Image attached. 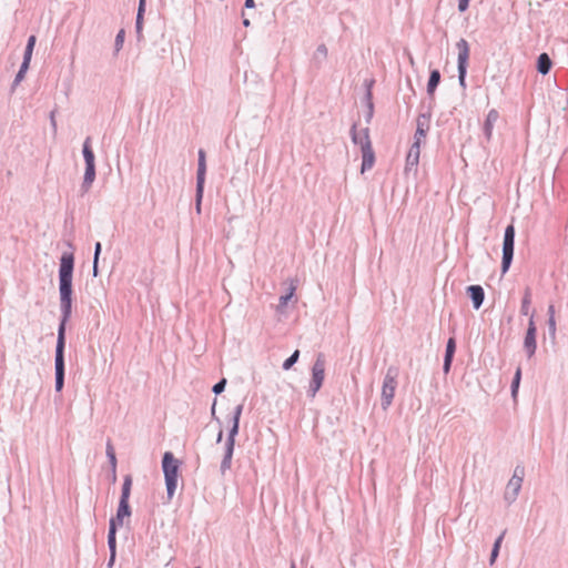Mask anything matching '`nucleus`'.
I'll use <instances>...</instances> for the list:
<instances>
[{"label":"nucleus","instance_id":"f257e3e1","mask_svg":"<svg viewBox=\"0 0 568 568\" xmlns=\"http://www.w3.org/2000/svg\"><path fill=\"white\" fill-rule=\"evenodd\" d=\"M74 257L71 253H64L60 260L59 268V291L61 308L63 312L64 323L71 315L72 308V274H73Z\"/></svg>","mask_w":568,"mask_h":568},{"label":"nucleus","instance_id":"f03ea898","mask_svg":"<svg viewBox=\"0 0 568 568\" xmlns=\"http://www.w3.org/2000/svg\"><path fill=\"white\" fill-rule=\"evenodd\" d=\"M352 140L355 144H358L362 150V172L371 170L375 163V154L369 140L368 129H362L358 131L354 125L352 129Z\"/></svg>","mask_w":568,"mask_h":568},{"label":"nucleus","instance_id":"7ed1b4c3","mask_svg":"<svg viewBox=\"0 0 568 568\" xmlns=\"http://www.w3.org/2000/svg\"><path fill=\"white\" fill-rule=\"evenodd\" d=\"M162 466L168 490V497L169 499H171L178 487L179 462L178 459L174 458L172 453L166 452L163 456Z\"/></svg>","mask_w":568,"mask_h":568},{"label":"nucleus","instance_id":"20e7f679","mask_svg":"<svg viewBox=\"0 0 568 568\" xmlns=\"http://www.w3.org/2000/svg\"><path fill=\"white\" fill-rule=\"evenodd\" d=\"M64 321L61 322L58 334L57 349H55V388L60 392L64 383Z\"/></svg>","mask_w":568,"mask_h":568},{"label":"nucleus","instance_id":"39448f33","mask_svg":"<svg viewBox=\"0 0 568 568\" xmlns=\"http://www.w3.org/2000/svg\"><path fill=\"white\" fill-rule=\"evenodd\" d=\"M397 376L398 371L396 367H389L387 369L382 387V404L385 409L390 406L393 398L395 396Z\"/></svg>","mask_w":568,"mask_h":568},{"label":"nucleus","instance_id":"423d86ee","mask_svg":"<svg viewBox=\"0 0 568 568\" xmlns=\"http://www.w3.org/2000/svg\"><path fill=\"white\" fill-rule=\"evenodd\" d=\"M325 358L323 355H318L316 357V361L314 362V365L312 367V378L310 382V396L315 397L317 392L323 385L324 378H325Z\"/></svg>","mask_w":568,"mask_h":568},{"label":"nucleus","instance_id":"0eeeda50","mask_svg":"<svg viewBox=\"0 0 568 568\" xmlns=\"http://www.w3.org/2000/svg\"><path fill=\"white\" fill-rule=\"evenodd\" d=\"M514 244H515V227L514 225H508L505 230L504 243H503V263L501 271L506 273L510 266L513 255H514Z\"/></svg>","mask_w":568,"mask_h":568},{"label":"nucleus","instance_id":"6e6552de","mask_svg":"<svg viewBox=\"0 0 568 568\" xmlns=\"http://www.w3.org/2000/svg\"><path fill=\"white\" fill-rule=\"evenodd\" d=\"M241 409H242L241 407H237L235 416H234L233 427L230 432V437L227 440L226 453H225L224 459L221 465L223 471L231 467V459H232L233 448H234V437L239 430V420H240Z\"/></svg>","mask_w":568,"mask_h":568},{"label":"nucleus","instance_id":"1a4fd4ad","mask_svg":"<svg viewBox=\"0 0 568 568\" xmlns=\"http://www.w3.org/2000/svg\"><path fill=\"white\" fill-rule=\"evenodd\" d=\"M458 49V72H459V81L460 84L464 85L466 69L469 59V45L465 39H460L457 44Z\"/></svg>","mask_w":568,"mask_h":568},{"label":"nucleus","instance_id":"9d476101","mask_svg":"<svg viewBox=\"0 0 568 568\" xmlns=\"http://www.w3.org/2000/svg\"><path fill=\"white\" fill-rule=\"evenodd\" d=\"M536 324L534 320V314H530L528 328L524 341V347L528 354V357H531L536 352Z\"/></svg>","mask_w":568,"mask_h":568},{"label":"nucleus","instance_id":"9b49d317","mask_svg":"<svg viewBox=\"0 0 568 568\" xmlns=\"http://www.w3.org/2000/svg\"><path fill=\"white\" fill-rule=\"evenodd\" d=\"M131 516V509L129 501L120 500L115 517L111 518L110 524L121 527L123 526L124 519Z\"/></svg>","mask_w":568,"mask_h":568},{"label":"nucleus","instance_id":"f8f14e48","mask_svg":"<svg viewBox=\"0 0 568 568\" xmlns=\"http://www.w3.org/2000/svg\"><path fill=\"white\" fill-rule=\"evenodd\" d=\"M205 172H206L205 152L203 150H200L199 151V168H197V192H199L200 196L203 194Z\"/></svg>","mask_w":568,"mask_h":568},{"label":"nucleus","instance_id":"ddd939ff","mask_svg":"<svg viewBox=\"0 0 568 568\" xmlns=\"http://www.w3.org/2000/svg\"><path fill=\"white\" fill-rule=\"evenodd\" d=\"M498 119L499 113L495 109H491L486 116V120L484 122V133L488 141L493 138L494 126Z\"/></svg>","mask_w":568,"mask_h":568},{"label":"nucleus","instance_id":"4468645a","mask_svg":"<svg viewBox=\"0 0 568 568\" xmlns=\"http://www.w3.org/2000/svg\"><path fill=\"white\" fill-rule=\"evenodd\" d=\"M419 155H420V138L417 136V141L414 142V144L412 145V148L407 154V159H406L407 165L416 166L419 161Z\"/></svg>","mask_w":568,"mask_h":568},{"label":"nucleus","instance_id":"2eb2a0df","mask_svg":"<svg viewBox=\"0 0 568 568\" xmlns=\"http://www.w3.org/2000/svg\"><path fill=\"white\" fill-rule=\"evenodd\" d=\"M470 298L473 300L474 307L478 310L484 301V290L479 285H471L467 288Z\"/></svg>","mask_w":568,"mask_h":568},{"label":"nucleus","instance_id":"dca6fc26","mask_svg":"<svg viewBox=\"0 0 568 568\" xmlns=\"http://www.w3.org/2000/svg\"><path fill=\"white\" fill-rule=\"evenodd\" d=\"M524 476V468L516 467L513 478L509 480L507 488L514 490V495H516L521 486Z\"/></svg>","mask_w":568,"mask_h":568},{"label":"nucleus","instance_id":"f3484780","mask_svg":"<svg viewBox=\"0 0 568 568\" xmlns=\"http://www.w3.org/2000/svg\"><path fill=\"white\" fill-rule=\"evenodd\" d=\"M455 349H456L455 339L453 337H450L448 339L447 346H446V355H445V361H444V372L445 373L449 372Z\"/></svg>","mask_w":568,"mask_h":568},{"label":"nucleus","instance_id":"a211bd4d","mask_svg":"<svg viewBox=\"0 0 568 568\" xmlns=\"http://www.w3.org/2000/svg\"><path fill=\"white\" fill-rule=\"evenodd\" d=\"M551 60L547 53H541L538 57L537 69L541 74H547L551 69Z\"/></svg>","mask_w":568,"mask_h":568},{"label":"nucleus","instance_id":"6ab92c4d","mask_svg":"<svg viewBox=\"0 0 568 568\" xmlns=\"http://www.w3.org/2000/svg\"><path fill=\"white\" fill-rule=\"evenodd\" d=\"M440 81V73L438 70H434L430 72V77L427 83V92L428 94L433 95L438 83Z\"/></svg>","mask_w":568,"mask_h":568},{"label":"nucleus","instance_id":"aec40b11","mask_svg":"<svg viewBox=\"0 0 568 568\" xmlns=\"http://www.w3.org/2000/svg\"><path fill=\"white\" fill-rule=\"evenodd\" d=\"M83 156L85 160V165L94 164V154L91 149V139L87 138L83 144Z\"/></svg>","mask_w":568,"mask_h":568},{"label":"nucleus","instance_id":"412c9836","mask_svg":"<svg viewBox=\"0 0 568 568\" xmlns=\"http://www.w3.org/2000/svg\"><path fill=\"white\" fill-rule=\"evenodd\" d=\"M132 488V477L126 475L124 477L120 500L129 501Z\"/></svg>","mask_w":568,"mask_h":568},{"label":"nucleus","instance_id":"4be33fe9","mask_svg":"<svg viewBox=\"0 0 568 568\" xmlns=\"http://www.w3.org/2000/svg\"><path fill=\"white\" fill-rule=\"evenodd\" d=\"M530 304H531V294L530 291L527 290L525 296L521 302L520 312L523 315L527 316L530 313Z\"/></svg>","mask_w":568,"mask_h":568},{"label":"nucleus","instance_id":"5701e85b","mask_svg":"<svg viewBox=\"0 0 568 568\" xmlns=\"http://www.w3.org/2000/svg\"><path fill=\"white\" fill-rule=\"evenodd\" d=\"M116 527L118 526H114V524H110V528H109V536H108V544H109V547L112 551V557L114 556V551H115V531H116Z\"/></svg>","mask_w":568,"mask_h":568},{"label":"nucleus","instance_id":"b1692460","mask_svg":"<svg viewBox=\"0 0 568 568\" xmlns=\"http://www.w3.org/2000/svg\"><path fill=\"white\" fill-rule=\"evenodd\" d=\"M106 455H108V457L110 459V463L112 465L113 480H115L116 479V475H115L116 457H115L114 448H113V446L110 443L106 446Z\"/></svg>","mask_w":568,"mask_h":568},{"label":"nucleus","instance_id":"393cba45","mask_svg":"<svg viewBox=\"0 0 568 568\" xmlns=\"http://www.w3.org/2000/svg\"><path fill=\"white\" fill-rule=\"evenodd\" d=\"M505 534H506V531H503L501 535L497 538V540L494 544V548H493L491 556H490L491 565L495 562L496 558L498 557L499 548H500L501 541L505 537Z\"/></svg>","mask_w":568,"mask_h":568},{"label":"nucleus","instance_id":"a878e982","mask_svg":"<svg viewBox=\"0 0 568 568\" xmlns=\"http://www.w3.org/2000/svg\"><path fill=\"white\" fill-rule=\"evenodd\" d=\"M95 178V165L90 164L85 168L84 182L91 184Z\"/></svg>","mask_w":568,"mask_h":568},{"label":"nucleus","instance_id":"bb28decb","mask_svg":"<svg viewBox=\"0 0 568 568\" xmlns=\"http://www.w3.org/2000/svg\"><path fill=\"white\" fill-rule=\"evenodd\" d=\"M520 378H521V369H520V367H518L515 373V377H514L513 385H511L513 397L517 396Z\"/></svg>","mask_w":568,"mask_h":568},{"label":"nucleus","instance_id":"cd10ccee","mask_svg":"<svg viewBox=\"0 0 568 568\" xmlns=\"http://www.w3.org/2000/svg\"><path fill=\"white\" fill-rule=\"evenodd\" d=\"M298 356H300V352L298 351H295L284 363H283V368L284 369H290L298 359Z\"/></svg>","mask_w":568,"mask_h":568},{"label":"nucleus","instance_id":"c85d7f7f","mask_svg":"<svg viewBox=\"0 0 568 568\" xmlns=\"http://www.w3.org/2000/svg\"><path fill=\"white\" fill-rule=\"evenodd\" d=\"M294 293H295V286H291L288 294L281 296L278 307L280 308L285 307L287 302L293 297Z\"/></svg>","mask_w":568,"mask_h":568},{"label":"nucleus","instance_id":"c756f323","mask_svg":"<svg viewBox=\"0 0 568 568\" xmlns=\"http://www.w3.org/2000/svg\"><path fill=\"white\" fill-rule=\"evenodd\" d=\"M100 252H101V243L98 242L95 244V251H94V263H93L94 275L97 274V265H98V258H99Z\"/></svg>","mask_w":568,"mask_h":568},{"label":"nucleus","instance_id":"7c9ffc66","mask_svg":"<svg viewBox=\"0 0 568 568\" xmlns=\"http://www.w3.org/2000/svg\"><path fill=\"white\" fill-rule=\"evenodd\" d=\"M124 41V30H120L115 38L116 50H120Z\"/></svg>","mask_w":568,"mask_h":568},{"label":"nucleus","instance_id":"2f4dec72","mask_svg":"<svg viewBox=\"0 0 568 568\" xmlns=\"http://www.w3.org/2000/svg\"><path fill=\"white\" fill-rule=\"evenodd\" d=\"M225 384H226V381L225 379H222L221 382H219L217 384L214 385L213 387V392L215 394H220L223 392L224 387H225Z\"/></svg>","mask_w":568,"mask_h":568},{"label":"nucleus","instance_id":"473e14b6","mask_svg":"<svg viewBox=\"0 0 568 568\" xmlns=\"http://www.w3.org/2000/svg\"><path fill=\"white\" fill-rule=\"evenodd\" d=\"M417 136L420 138V142L425 139L426 136V133H425V130L418 125L417 130H416V133H415V141H417Z\"/></svg>","mask_w":568,"mask_h":568},{"label":"nucleus","instance_id":"72a5a7b5","mask_svg":"<svg viewBox=\"0 0 568 568\" xmlns=\"http://www.w3.org/2000/svg\"><path fill=\"white\" fill-rule=\"evenodd\" d=\"M469 1L470 0H459L458 1V9H459L460 12H464V11L467 10Z\"/></svg>","mask_w":568,"mask_h":568},{"label":"nucleus","instance_id":"f704fd0d","mask_svg":"<svg viewBox=\"0 0 568 568\" xmlns=\"http://www.w3.org/2000/svg\"><path fill=\"white\" fill-rule=\"evenodd\" d=\"M30 61H31V60H26V58H24V59H23V62H22V64H21V67H20V71H22V72H24V73H26V72H27V70H28V68H29Z\"/></svg>","mask_w":568,"mask_h":568},{"label":"nucleus","instance_id":"c9c22d12","mask_svg":"<svg viewBox=\"0 0 568 568\" xmlns=\"http://www.w3.org/2000/svg\"><path fill=\"white\" fill-rule=\"evenodd\" d=\"M549 328L552 333L556 331V321L555 316H549Z\"/></svg>","mask_w":568,"mask_h":568},{"label":"nucleus","instance_id":"e433bc0d","mask_svg":"<svg viewBox=\"0 0 568 568\" xmlns=\"http://www.w3.org/2000/svg\"><path fill=\"white\" fill-rule=\"evenodd\" d=\"M32 52H33V49L27 45L26 52H24L26 60H31Z\"/></svg>","mask_w":568,"mask_h":568},{"label":"nucleus","instance_id":"4c0bfd02","mask_svg":"<svg viewBox=\"0 0 568 568\" xmlns=\"http://www.w3.org/2000/svg\"><path fill=\"white\" fill-rule=\"evenodd\" d=\"M36 41H37L36 36H31V37H29V39H28V43H27V45H28V47H30V48H32V49H34Z\"/></svg>","mask_w":568,"mask_h":568},{"label":"nucleus","instance_id":"58836bf2","mask_svg":"<svg viewBox=\"0 0 568 568\" xmlns=\"http://www.w3.org/2000/svg\"><path fill=\"white\" fill-rule=\"evenodd\" d=\"M144 8H145V0H140L139 1V10H138V12H140V16L143 14Z\"/></svg>","mask_w":568,"mask_h":568},{"label":"nucleus","instance_id":"ea45409f","mask_svg":"<svg viewBox=\"0 0 568 568\" xmlns=\"http://www.w3.org/2000/svg\"><path fill=\"white\" fill-rule=\"evenodd\" d=\"M142 19H143V14L140 16V12H138V16H136V28L138 29H140L142 26Z\"/></svg>","mask_w":568,"mask_h":568},{"label":"nucleus","instance_id":"a19ab883","mask_svg":"<svg viewBox=\"0 0 568 568\" xmlns=\"http://www.w3.org/2000/svg\"><path fill=\"white\" fill-rule=\"evenodd\" d=\"M196 193H197L196 211L200 212L201 211V199H202V195L200 196L197 191H196Z\"/></svg>","mask_w":568,"mask_h":568},{"label":"nucleus","instance_id":"79ce46f5","mask_svg":"<svg viewBox=\"0 0 568 568\" xmlns=\"http://www.w3.org/2000/svg\"><path fill=\"white\" fill-rule=\"evenodd\" d=\"M24 77V72L20 71L18 72L17 77H16V82H19L23 79Z\"/></svg>","mask_w":568,"mask_h":568},{"label":"nucleus","instance_id":"37998d69","mask_svg":"<svg viewBox=\"0 0 568 568\" xmlns=\"http://www.w3.org/2000/svg\"><path fill=\"white\" fill-rule=\"evenodd\" d=\"M549 316H555V307L552 305L548 308Z\"/></svg>","mask_w":568,"mask_h":568},{"label":"nucleus","instance_id":"c03bdc74","mask_svg":"<svg viewBox=\"0 0 568 568\" xmlns=\"http://www.w3.org/2000/svg\"><path fill=\"white\" fill-rule=\"evenodd\" d=\"M245 6H246L247 8H252V7L254 6L253 0H246V1H245Z\"/></svg>","mask_w":568,"mask_h":568},{"label":"nucleus","instance_id":"a18cd8bd","mask_svg":"<svg viewBox=\"0 0 568 568\" xmlns=\"http://www.w3.org/2000/svg\"><path fill=\"white\" fill-rule=\"evenodd\" d=\"M291 568H296L294 564H292Z\"/></svg>","mask_w":568,"mask_h":568}]
</instances>
